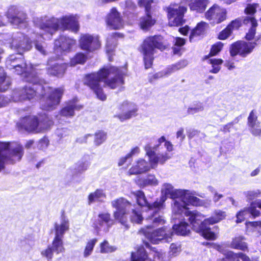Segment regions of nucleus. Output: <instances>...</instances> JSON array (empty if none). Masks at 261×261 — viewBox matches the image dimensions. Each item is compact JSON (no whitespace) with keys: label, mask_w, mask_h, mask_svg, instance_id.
<instances>
[{"label":"nucleus","mask_w":261,"mask_h":261,"mask_svg":"<svg viewBox=\"0 0 261 261\" xmlns=\"http://www.w3.org/2000/svg\"><path fill=\"white\" fill-rule=\"evenodd\" d=\"M223 62V60L220 59H211L209 60V62L213 67L210 72L213 73H218L221 68L220 66L222 64Z\"/></svg>","instance_id":"49530a36"},{"label":"nucleus","mask_w":261,"mask_h":261,"mask_svg":"<svg viewBox=\"0 0 261 261\" xmlns=\"http://www.w3.org/2000/svg\"><path fill=\"white\" fill-rule=\"evenodd\" d=\"M78 18L72 15L63 16L60 18H36L34 19L35 25L44 33L41 36H46L44 38L49 39L50 36L58 30H69L76 32L79 30Z\"/></svg>","instance_id":"39448f33"},{"label":"nucleus","mask_w":261,"mask_h":261,"mask_svg":"<svg viewBox=\"0 0 261 261\" xmlns=\"http://www.w3.org/2000/svg\"><path fill=\"white\" fill-rule=\"evenodd\" d=\"M97 242V239H92L87 242L83 251L84 257L87 258L91 255Z\"/></svg>","instance_id":"37998d69"},{"label":"nucleus","mask_w":261,"mask_h":261,"mask_svg":"<svg viewBox=\"0 0 261 261\" xmlns=\"http://www.w3.org/2000/svg\"><path fill=\"white\" fill-rule=\"evenodd\" d=\"M125 72L115 67L103 68L97 73L88 75L85 77V83L93 90L98 98L101 100L106 99L103 93L101 84L115 89L123 84V75Z\"/></svg>","instance_id":"7ed1b4c3"},{"label":"nucleus","mask_w":261,"mask_h":261,"mask_svg":"<svg viewBox=\"0 0 261 261\" xmlns=\"http://www.w3.org/2000/svg\"><path fill=\"white\" fill-rule=\"evenodd\" d=\"M23 147L16 142H0V171L7 163L14 164L21 160Z\"/></svg>","instance_id":"1a4fd4ad"},{"label":"nucleus","mask_w":261,"mask_h":261,"mask_svg":"<svg viewBox=\"0 0 261 261\" xmlns=\"http://www.w3.org/2000/svg\"><path fill=\"white\" fill-rule=\"evenodd\" d=\"M246 230L248 234L256 237L261 235V221L247 222Z\"/></svg>","instance_id":"2f4dec72"},{"label":"nucleus","mask_w":261,"mask_h":261,"mask_svg":"<svg viewBox=\"0 0 261 261\" xmlns=\"http://www.w3.org/2000/svg\"><path fill=\"white\" fill-rule=\"evenodd\" d=\"M261 194V191L259 190L254 191H247L244 192V195L247 198L248 200H251L258 197Z\"/></svg>","instance_id":"603ef678"},{"label":"nucleus","mask_w":261,"mask_h":261,"mask_svg":"<svg viewBox=\"0 0 261 261\" xmlns=\"http://www.w3.org/2000/svg\"><path fill=\"white\" fill-rule=\"evenodd\" d=\"M258 7L257 4H249L245 9V12L247 14H253L256 12V8Z\"/></svg>","instance_id":"bf43d9fd"},{"label":"nucleus","mask_w":261,"mask_h":261,"mask_svg":"<svg viewBox=\"0 0 261 261\" xmlns=\"http://www.w3.org/2000/svg\"><path fill=\"white\" fill-rule=\"evenodd\" d=\"M232 31L229 28H227L223 30L219 35V38L221 40H224L227 38L231 34Z\"/></svg>","instance_id":"e2e57ef3"},{"label":"nucleus","mask_w":261,"mask_h":261,"mask_svg":"<svg viewBox=\"0 0 261 261\" xmlns=\"http://www.w3.org/2000/svg\"><path fill=\"white\" fill-rule=\"evenodd\" d=\"M53 253L54 251L51 248L50 246H49L46 249L41 251V254L42 257L46 258L47 260L49 261L53 258Z\"/></svg>","instance_id":"864d4df0"},{"label":"nucleus","mask_w":261,"mask_h":261,"mask_svg":"<svg viewBox=\"0 0 261 261\" xmlns=\"http://www.w3.org/2000/svg\"><path fill=\"white\" fill-rule=\"evenodd\" d=\"M243 22L246 24H251V27L246 34V38L247 40L252 39L256 33V27L257 26L256 20L253 17L246 16L244 18Z\"/></svg>","instance_id":"473e14b6"},{"label":"nucleus","mask_w":261,"mask_h":261,"mask_svg":"<svg viewBox=\"0 0 261 261\" xmlns=\"http://www.w3.org/2000/svg\"><path fill=\"white\" fill-rule=\"evenodd\" d=\"M170 251L172 254L174 255H176V254L180 251V245H177L176 244H172L170 245Z\"/></svg>","instance_id":"69168bd1"},{"label":"nucleus","mask_w":261,"mask_h":261,"mask_svg":"<svg viewBox=\"0 0 261 261\" xmlns=\"http://www.w3.org/2000/svg\"><path fill=\"white\" fill-rule=\"evenodd\" d=\"M89 166V163L87 162H79L77 170L79 172H83L86 170Z\"/></svg>","instance_id":"338daca9"},{"label":"nucleus","mask_w":261,"mask_h":261,"mask_svg":"<svg viewBox=\"0 0 261 261\" xmlns=\"http://www.w3.org/2000/svg\"><path fill=\"white\" fill-rule=\"evenodd\" d=\"M173 149L172 144L166 140L164 136L158 140V144L152 147L148 144L145 146L146 154L148 157L149 163L144 159L138 160L129 170V175L139 174L145 173L151 169H155L158 164H164L171 158L169 153Z\"/></svg>","instance_id":"f03ea898"},{"label":"nucleus","mask_w":261,"mask_h":261,"mask_svg":"<svg viewBox=\"0 0 261 261\" xmlns=\"http://www.w3.org/2000/svg\"><path fill=\"white\" fill-rule=\"evenodd\" d=\"M241 25V21L239 19H236L231 21L227 27L232 31L233 30L238 29Z\"/></svg>","instance_id":"0e129e2a"},{"label":"nucleus","mask_w":261,"mask_h":261,"mask_svg":"<svg viewBox=\"0 0 261 261\" xmlns=\"http://www.w3.org/2000/svg\"><path fill=\"white\" fill-rule=\"evenodd\" d=\"M248 214L247 208H244L243 210L240 211L237 214V220L236 222L239 223L242 222L245 219L246 215Z\"/></svg>","instance_id":"052dcab7"},{"label":"nucleus","mask_w":261,"mask_h":261,"mask_svg":"<svg viewBox=\"0 0 261 261\" xmlns=\"http://www.w3.org/2000/svg\"><path fill=\"white\" fill-rule=\"evenodd\" d=\"M256 45L255 42H237L231 45L230 55L232 57L239 55L241 57H245L252 51Z\"/></svg>","instance_id":"f3484780"},{"label":"nucleus","mask_w":261,"mask_h":261,"mask_svg":"<svg viewBox=\"0 0 261 261\" xmlns=\"http://www.w3.org/2000/svg\"><path fill=\"white\" fill-rule=\"evenodd\" d=\"M187 8L178 5H170L168 8L169 24L170 26H178L181 24L184 13Z\"/></svg>","instance_id":"dca6fc26"},{"label":"nucleus","mask_w":261,"mask_h":261,"mask_svg":"<svg viewBox=\"0 0 261 261\" xmlns=\"http://www.w3.org/2000/svg\"><path fill=\"white\" fill-rule=\"evenodd\" d=\"M208 3V0H194L189 5L191 10L201 13L205 10Z\"/></svg>","instance_id":"c9c22d12"},{"label":"nucleus","mask_w":261,"mask_h":261,"mask_svg":"<svg viewBox=\"0 0 261 261\" xmlns=\"http://www.w3.org/2000/svg\"><path fill=\"white\" fill-rule=\"evenodd\" d=\"M253 202L250 204V207L246 208L248 214H250L253 217L255 218L258 217L260 213L259 210H257L255 206H253Z\"/></svg>","instance_id":"13d9d810"},{"label":"nucleus","mask_w":261,"mask_h":261,"mask_svg":"<svg viewBox=\"0 0 261 261\" xmlns=\"http://www.w3.org/2000/svg\"><path fill=\"white\" fill-rule=\"evenodd\" d=\"M204 107L203 103L197 101L190 106L188 109L187 112L189 114L193 115L203 111L204 110Z\"/></svg>","instance_id":"a18cd8bd"},{"label":"nucleus","mask_w":261,"mask_h":261,"mask_svg":"<svg viewBox=\"0 0 261 261\" xmlns=\"http://www.w3.org/2000/svg\"><path fill=\"white\" fill-rule=\"evenodd\" d=\"M226 9L217 5H214L207 11L205 16L211 23H219L226 19Z\"/></svg>","instance_id":"6ab92c4d"},{"label":"nucleus","mask_w":261,"mask_h":261,"mask_svg":"<svg viewBox=\"0 0 261 261\" xmlns=\"http://www.w3.org/2000/svg\"><path fill=\"white\" fill-rule=\"evenodd\" d=\"M188 64V61L186 60H182L178 61V62L172 64L166 68V72L168 73L169 75L173 73L178 70H180Z\"/></svg>","instance_id":"a19ab883"},{"label":"nucleus","mask_w":261,"mask_h":261,"mask_svg":"<svg viewBox=\"0 0 261 261\" xmlns=\"http://www.w3.org/2000/svg\"><path fill=\"white\" fill-rule=\"evenodd\" d=\"M226 216L225 212L221 210H216L214 212L213 216L204 220V224H207L208 225L217 223L220 221L224 219Z\"/></svg>","instance_id":"f704fd0d"},{"label":"nucleus","mask_w":261,"mask_h":261,"mask_svg":"<svg viewBox=\"0 0 261 261\" xmlns=\"http://www.w3.org/2000/svg\"><path fill=\"white\" fill-rule=\"evenodd\" d=\"M5 42L4 43L8 44L9 47L16 50L17 54L9 56L6 62V66L10 70L17 74H25V79L30 83H38V77L35 74L33 66L30 64L27 65L24 62L22 54L28 51L32 48V43L29 38L21 33L17 32L14 34L10 38L9 35L3 37Z\"/></svg>","instance_id":"f257e3e1"},{"label":"nucleus","mask_w":261,"mask_h":261,"mask_svg":"<svg viewBox=\"0 0 261 261\" xmlns=\"http://www.w3.org/2000/svg\"><path fill=\"white\" fill-rule=\"evenodd\" d=\"M189 204H191V203L189 202L187 203L185 205L184 210L181 213L176 215L180 216L184 214L185 216L188 217V220L195 231L200 233L202 236L206 239H216L217 237V234L211 231L210 227L207 226V224H204V220L202 222L204 217V215L196 211H188L187 206ZM191 205L192 204H191ZM172 217L173 219H175V218H173V214H172ZM174 217H175V215ZM175 217L176 219V216H175Z\"/></svg>","instance_id":"6e6552de"},{"label":"nucleus","mask_w":261,"mask_h":261,"mask_svg":"<svg viewBox=\"0 0 261 261\" xmlns=\"http://www.w3.org/2000/svg\"><path fill=\"white\" fill-rule=\"evenodd\" d=\"M62 239V238L55 236L51 246H50L54 252L57 254L62 253L65 251Z\"/></svg>","instance_id":"58836bf2"},{"label":"nucleus","mask_w":261,"mask_h":261,"mask_svg":"<svg viewBox=\"0 0 261 261\" xmlns=\"http://www.w3.org/2000/svg\"><path fill=\"white\" fill-rule=\"evenodd\" d=\"M75 44V40L69 37L61 36L55 41V51L56 54H62L69 51Z\"/></svg>","instance_id":"5701e85b"},{"label":"nucleus","mask_w":261,"mask_h":261,"mask_svg":"<svg viewBox=\"0 0 261 261\" xmlns=\"http://www.w3.org/2000/svg\"><path fill=\"white\" fill-rule=\"evenodd\" d=\"M76 101L74 100L72 101L69 102L67 105L63 108L60 114L57 116V118L59 120L62 119V117H72L74 114V111L75 110H80L82 108L81 105H77Z\"/></svg>","instance_id":"bb28decb"},{"label":"nucleus","mask_w":261,"mask_h":261,"mask_svg":"<svg viewBox=\"0 0 261 261\" xmlns=\"http://www.w3.org/2000/svg\"><path fill=\"white\" fill-rule=\"evenodd\" d=\"M168 75L169 74L168 72H166V69L162 71L159 72L152 75L151 77H150L149 81L150 82H152L155 80H157L163 77L164 76H168Z\"/></svg>","instance_id":"4d7b16f0"},{"label":"nucleus","mask_w":261,"mask_h":261,"mask_svg":"<svg viewBox=\"0 0 261 261\" xmlns=\"http://www.w3.org/2000/svg\"><path fill=\"white\" fill-rule=\"evenodd\" d=\"M46 93L41 101L42 109L50 111L55 109L59 104L64 93L63 88H53L48 87L45 89Z\"/></svg>","instance_id":"ddd939ff"},{"label":"nucleus","mask_w":261,"mask_h":261,"mask_svg":"<svg viewBox=\"0 0 261 261\" xmlns=\"http://www.w3.org/2000/svg\"><path fill=\"white\" fill-rule=\"evenodd\" d=\"M165 48V46L163 43V38L161 36H150L144 40L141 45L140 52L143 55L146 69L150 68L152 65L156 48L163 50Z\"/></svg>","instance_id":"9b49d317"},{"label":"nucleus","mask_w":261,"mask_h":261,"mask_svg":"<svg viewBox=\"0 0 261 261\" xmlns=\"http://www.w3.org/2000/svg\"><path fill=\"white\" fill-rule=\"evenodd\" d=\"M10 101V98L0 95V108L7 105Z\"/></svg>","instance_id":"774afa93"},{"label":"nucleus","mask_w":261,"mask_h":261,"mask_svg":"<svg viewBox=\"0 0 261 261\" xmlns=\"http://www.w3.org/2000/svg\"><path fill=\"white\" fill-rule=\"evenodd\" d=\"M33 85H29L23 88L17 89L14 90L12 93L10 101H19L27 99H31L37 97L38 90L43 88L40 85H35V83H32ZM37 83H36L37 84Z\"/></svg>","instance_id":"2eb2a0df"},{"label":"nucleus","mask_w":261,"mask_h":261,"mask_svg":"<svg viewBox=\"0 0 261 261\" xmlns=\"http://www.w3.org/2000/svg\"><path fill=\"white\" fill-rule=\"evenodd\" d=\"M48 73L57 76H62L67 68V65L57 60V58H50L48 61Z\"/></svg>","instance_id":"4be33fe9"},{"label":"nucleus","mask_w":261,"mask_h":261,"mask_svg":"<svg viewBox=\"0 0 261 261\" xmlns=\"http://www.w3.org/2000/svg\"><path fill=\"white\" fill-rule=\"evenodd\" d=\"M162 194L166 198L169 196L173 199V203L172 205V214L173 216L180 214L184 210L185 205L188 202L195 206H204L207 207L211 205V201L208 200L203 202L197 197L194 196L189 191L174 189L170 184H164L161 190ZM174 218H176L175 217Z\"/></svg>","instance_id":"20e7f679"},{"label":"nucleus","mask_w":261,"mask_h":261,"mask_svg":"<svg viewBox=\"0 0 261 261\" xmlns=\"http://www.w3.org/2000/svg\"><path fill=\"white\" fill-rule=\"evenodd\" d=\"M244 239V237L240 236L233 239L231 243V247L242 250H245L247 249V244L243 241Z\"/></svg>","instance_id":"79ce46f5"},{"label":"nucleus","mask_w":261,"mask_h":261,"mask_svg":"<svg viewBox=\"0 0 261 261\" xmlns=\"http://www.w3.org/2000/svg\"><path fill=\"white\" fill-rule=\"evenodd\" d=\"M135 196L138 205L147 207L149 216L158 215V213L164 207V202L166 201L165 196L161 197L159 199H156L154 202L151 203L146 200L142 191H137L135 193Z\"/></svg>","instance_id":"4468645a"},{"label":"nucleus","mask_w":261,"mask_h":261,"mask_svg":"<svg viewBox=\"0 0 261 261\" xmlns=\"http://www.w3.org/2000/svg\"><path fill=\"white\" fill-rule=\"evenodd\" d=\"M111 205L116 210L113 213L115 220L128 229L129 226L128 224L127 212L131 206V203L123 198H119L112 201Z\"/></svg>","instance_id":"f8f14e48"},{"label":"nucleus","mask_w":261,"mask_h":261,"mask_svg":"<svg viewBox=\"0 0 261 261\" xmlns=\"http://www.w3.org/2000/svg\"><path fill=\"white\" fill-rule=\"evenodd\" d=\"M68 220L65 217H62L60 223L55 224V236L63 238L65 232L69 229Z\"/></svg>","instance_id":"7c9ffc66"},{"label":"nucleus","mask_w":261,"mask_h":261,"mask_svg":"<svg viewBox=\"0 0 261 261\" xmlns=\"http://www.w3.org/2000/svg\"><path fill=\"white\" fill-rule=\"evenodd\" d=\"M137 184L141 187L155 186L159 184V181L154 175L149 174L145 178L139 179Z\"/></svg>","instance_id":"e433bc0d"},{"label":"nucleus","mask_w":261,"mask_h":261,"mask_svg":"<svg viewBox=\"0 0 261 261\" xmlns=\"http://www.w3.org/2000/svg\"><path fill=\"white\" fill-rule=\"evenodd\" d=\"M106 198V194L101 190H96L94 192L91 193L88 196L89 203L90 204L95 201H102Z\"/></svg>","instance_id":"ea45409f"},{"label":"nucleus","mask_w":261,"mask_h":261,"mask_svg":"<svg viewBox=\"0 0 261 261\" xmlns=\"http://www.w3.org/2000/svg\"><path fill=\"white\" fill-rule=\"evenodd\" d=\"M35 48L42 55H46V44L44 42H39V40H37L35 43Z\"/></svg>","instance_id":"6e6d98bb"},{"label":"nucleus","mask_w":261,"mask_h":261,"mask_svg":"<svg viewBox=\"0 0 261 261\" xmlns=\"http://www.w3.org/2000/svg\"><path fill=\"white\" fill-rule=\"evenodd\" d=\"M208 190L214 194L213 201L215 202H218L223 197V195L222 194L217 192L216 190L214 188L210 186L208 187Z\"/></svg>","instance_id":"680f3d73"},{"label":"nucleus","mask_w":261,"mask_h":261,"mask_svg":"<svg viewBox=\"0 0 261 261\" xmlns=\"http://www.w3.org/2000/svg\"><path fill=\"white\" fill-rule=\"evenodd\" d=\"M152 3V0H139L138 1L139 6L140 7L144 8L146 13V16L142 17L140 21L141 28L144 30H147L153 25L155 22V20L152 19L149 14L151 5Z\"/></svg>","instance_id":"412c9836"},{"label":"nucleus","mask_w":261,"mask_h":261,"mask_svg":"<svg viewBox=\"0 0 261 261\" xmlns=\"http://www.w3.org/2000/svg\"><path fill=\"white\" fill-rule=\"evenodd\" d=\"M207 27L208 24L204 21H201L198 23L191 33L190 36V41H192L194 37H197L203 34Z\"/></svg>","instance_id":"4c0bfd02"},{"label":"nucleus","mask_w":261,"mask_h":261,"mask_svg":"<svg viewBox=\"0 0 261 261\" xmlns=\"http://www.w3.org/2000/svg\"><path fill=\"white\" fill-rule=\"evenodd\" d=\"M239 259H241L242 261H257L256 259L251 260L243 253H234L231 251L227 252L226 257L222 259L221 261H240Z\"/></svg>","instance_id":"72a5a7b5"},{"label":"nucleus","mask_w":261,"mask_h":261,"mask_svg":"<svg viewBox=\"0 0 261 261\" xmlns=\"http://www.w3.org/2000/svg\"><path fill=\"white\" fill-rule=\"evenodd\" d=\"M7 16L13 24L20 27L26 26L27 15L23 12L19 11L16 7H11L8 10Z\"/></svg>","instance_id":"a211bd4d"},{"label":"nucleus","mask_w":261,"mask_h":261,"mask_svg":"<svg viewBox=\"0 0 261 261\" xmlns=\"http://www.w3.org/2000/svg\"><path fill=\"white\" fill-rule=\"evenodd\" d=\"M223 46L222 43L217 42L212 46L209 55L213 56L217 55L222 49Z\"/></svg>","instance_id":"5fc2aeb1"},{"label":"nucleus","mask_w":261,"mask_h":261,"mask_svg":"<svg viewBox=\"0 0 261 261\" xmlns=\"http://www.w3.org/2000/svg\"><path fill=\"white\" fill-rule=\"evenodd\" d=\"M97 224H95V227L100 229L103 228L104 230H107L113 225V221L111 219L110 214L109 213H102L98 215Z\"/></svg>","instance_id":"c85d7f7f"},{"label":"nucleus","mask_w":261,"mask_h":261,"mask_svg":"<svg viewBox=\"0 0 261 261\" xmlns=\"http://www.w3.org/2000/svg\"><path fill=\"white\" fill-rule=\"evenodd\" d=\"M100 252L101 253H111L116 250V248L110 245L107 241H104L100 244Z\"/></svg>","instance_id":"de8ad7c7"},{"label":"nucleus","mask_w":261,"mask_h":261,"mask_svg":"<svg viewBox=\"0 0 261 261\" xmlns=\"http://www.w3.org/2000/svg\"><path fill=\"white\" fill-rule=\"evenodd\" d=\"M119 109L121 112L118 117L122 121L136 116L138 110L135 103L127 101L123 102L119 106Z\"/></svg>","instance_id":"b1692460"},{"label":"nucleus","mask_w":261,"mask_h":261,"mask_svg":"<svg viewBox=\"0 0 261 261\" xmlns=\"http://www.w3.org/2000/svg\"><path fill=\"white\" fill-rule=\"evenodd\" d=\"M106 22L110 27L114 29H119L123 26L120 13L115 8H113L108 14Z\"/></svg>","instance_id":"a878e982"},{"label":"nucleus","mask_w":261,"mask_h":261,"mask_svg":"<svg viewBox=\"0 0 261 261\" xmlns=\"http://www.w3.org/2000/svg\"><path fill=\"white\" fill-rule=\"evenodd\" d=\"M86 60V57L82 53H77L70 61L71 66H75L77 64H83Z\"/></svg>","instance_id":"09e8293b"},{"label":"nucleus","mask_w":261,"mask_h":261,"mask_svg":"<svg viewBox=\"0 0 261 261\" xmlns=\"http://www.w3.org/2000/svg\"><path fill=\"white\" fill-rule=\"evenodd\" d=\"M106 139V134L104 132H99L95 134L94 143L96 145L99 146Z\"/></svg>","instance_id":"3c124183"},{"label":"nucleus","mask_w":261,"mask_h":261,"mask_svg":"<svg viewBox=\"0 0 261 261\" xmlns=\"http://www.w3.org/2000/svg\"><path fill=\"white\" fill-rule=\"evenodd\" d=\"M130 219L132 223L140 224L143 221V217L140 212L132 209Z\"/></svg>","instance_id":"8fccbe9b"},{"label":"nucleus","mask_w":261,"mask_h":261,"mask_svg":"<svg viewBox=\"0 0 261 261\" xmlns=\"http://www.w3.org/2000/svg\"><path fill=\"white\" fill-rule=\"evenodd\" d=\"M189 204H191V203L189 202L187 203L185 205L184 210L181 213L176 215L180 216L184 214L185 216L188 217V220L195 231L200 233L202 236L206 239H216L217 237V234L211 231L210 227L207 226V224H204V220L202 222L204 217V215L196 211H188L187 206ZM191 205L192 204H191ZM172 217L173 219H175V218H173V214H172ZM174 217H175V215ZM175 217L176 219V216H175Z\"/></svg>","instance_id":"0eeeda50"},{"label":"nucleus","mask_w":261,"mask_h":261,"mask_svg":"<svg viewBox=\"0 0 261 261\" xmlns=\"http://www.w3.org/2000/svg\"><path fill=\"white\" fill-rule=\"evenodd\" d=\"M176 219H173L172 216V220L178 219L179 221L178 224H174L172 227L174 231L178 235L186 236L190 232L189 226L188 223L183 221L182 215H176Z\"/></svg>","instance_id":"cd10ccee"},{"label":"nucleus","mask_w":261,"mask_h":261,"mask_svg":"<svg viewBox=\"0 0 261 261\" xmlns=\"http://www.w3.org/2000/svg\"><path fill=\"white\" fill-rule=\"evenodd\" d=\"M146 220L150 221L151 224H148L145 227L142 228L140 230V232L144 234L150 242L153 244H158L161 241L169 242L171 241L173 232L168 229L167 227L157 229L152 232L150 231L151 228L165 223V221L162 216L157 217V215L148 216L146 218Z\"/></svg>","instance_id":"423d86ee"},{"label":"nucleus","mask_w":261,"mask_h":261,"mask_svg":"<svg viewBox=\"0 0 261 261\" xmlns=\"http://www.w3.org/2000/svg\"><path fill=\"white\" fill-rule=\"evenodd\" d=\"M247 125L252 135L254 136L261 135V126L255 111L252 110L250 113L247 118Z\"/></svg>","instance_id":"393cba45"},{"label":"nucleus","mask_w":261,"mask_h":261,"mask_svg":"<svg viewBox=\"0 0 261 261\" xmlns=\"http://www.w3.org/2000/svg\"><path fill=\"white\" fill-rule=\"evenodd\" d=\"M146 257V252L143 247L140 248L137 253L132 254V261H148ZM162 254L160 255L159 253L156 252L153 261H162Z\"/></svg>","instance_id":"c756f323"},{"label":"nucleus","mask_w":261,"mask_h":261,"mask_svg":"<svg viewBox=\"0 0 261 261\" xmlns=\"http://www.w3.org/2000/svg\"><path fill=\"white\" fill-rule=\"evenodd\" d=\"M79 42L82 49L90 52L98 49L100 46L98 38L89 34L82 35Z\"/></svg>","instance_id":"aec40b11"},{"label":"nucleus","mask_w":261,"mask_h":261,"mask_svg":"<svg viewBox=\"0 0 261 261\" xmlns=\"http://www.w3.org/2000/svg\"><path fill=\"white\" fill-rule=\"evenodd\" d=\"M9 85V81L6 79V75L4 69L0 68V91H5L8 88Z\"/></svg>","instance_id":"c03bdc74"},{"label":"nucleus","mask_w":261,"mask_h":261,"mask_svg":"<svg viewBox=\"0 0 261 261\" xmlns=\"http://www.w3.org/2000/svg\"><path fill=\"white\" fill-rule=\"evenodd\" d=\"M53 124V121L46 115L39 119L35 116H29L21 119L17 123V127L20 130L39 133L48 129Z\"/></svg>","instance_id":"9d476101"}]
</instances>
